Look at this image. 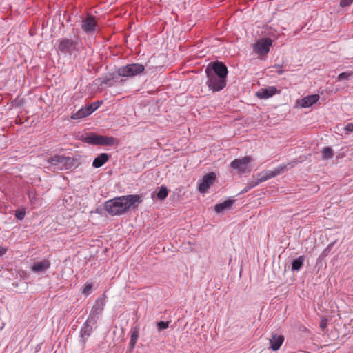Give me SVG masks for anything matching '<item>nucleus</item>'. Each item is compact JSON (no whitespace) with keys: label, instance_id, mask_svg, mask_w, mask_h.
I'll return each mask as SVG.
<instances>
[{"label":"nucleus","instance_id":"1","mask_svg":"<svg viewBox=\"0 0 353 353\" xmlns=\"http://www.w3.org/2000/svg\"><path fill=\"white\" fill-rule=\"evenodd\" d=\"M141 201V197L137 194L122 196L106 201L105 209L111 215H120L137 206Z\"/></svg>","mask_w":353,"mask_h":353},{"label":"nucleus","instance_id":"2","mask_svg":"<svg viewBox=\"0 0 353 353\" xmlns=\"http://www.w3.org/2000/svg\"><path fill=\"white\" fill-rule=\"evenodd\" d=\"M48 163L54 172L69 170L74 165V159L70 157L56 154L48 159Z\"/></svg>","mask_w":353,"mask_h":353},{"label":"nucleus","instance_id":"3","mask_svg":"<svg viewBox=\"0 0 353 353\" xmlns=\"http://www.w3.org/2000/svg\"><path fill=\"white\" fill-rule=\"evenodd\" d=\"M205 73L208 77L206 84L209 89L213 92H219L226 86V79L213 74V72L211 70L210 68L207 67Z\"/></svg>","mask_w":353,"mask_h":353},{"label":"nucleus","instance_id":"4","mask_svg":"<svg viewBox=\"0 0 353 353\" xmlns=\"http://www.w3.org/2000/svg\"><path fill=\"white\" fill-rule=\"evenodd\" d=\"M290 165V168L294 166L293 163H288V165L282 164L276 168L274 170H266L262 172H260L256 174L258 181L256 182L252 187L257 185L259 183L265 181L270 179L274 178L277 175H279L284 172L285 170L288 169V166Z\"/></svg>","mask_w":353,"mask_h":353},{"label":"nucleus","instance_id":"5","mask_svg":"<svg viewBox=\"0 0 353 353\" xmlns=\"http://www.w3.org/2000/svg\"><path fill=\"white\" fill-rule=\"evenodd\" d=\"M145 67L142 64L132 63L121 67L118 69L117 73L119 76L124 77H132L143 73Z\"/></svg>","mask_w":353,"mask_h":353},{"label":"nucleus","instance_id":"6","mask_svg":"<svg viewBox=\"0 0 353 353\" xmlns=\"http://www.w3.org/2000/svg\"><path fill=\"white\" fill-rule=\"evenodd\" d=\"M81 28L86 34L90 36L94 35L97 32L100 30L99 25L95 17L91 15H88L82 20Z\"/></svg>","mask_w":353,"mask_h":353},{"label":"nucleus","instance_id":"7","mask_svg":"<svg viewBox=\"0 0 353 353\" xmlns=\"http://www.w3.org/2000/svg\"><path fill=\"white\" fill-rule=\"evenodd\" d=\"M252 161L250 156H245L241 159H236L230 163L232 168L236 170L239 174L250 172L249 163Z\"/></svg>","mask_w":353,"mask_h":353},{"label":"nucleus","instance_id":"8","mask_svg":"<svg viewBox=\"0 0 353 353\" xmlns=\"http://www.w3.org/2000/svg\"><path fill=\"white\" fill-rule=\"evenodd\" d=\"M272 44V40L270 38L259 39L253 45V50L259 56L266 55Z\"/></svg>","mask_w":353,"mask_h":353},{"label":"nucleus","instance_id":"9","mask_svg":"<svg viewBox=\"0 0 353 353\" xmlns=\"http://www.w3.org/2000/svg\"><path fill=\"white\" fill-rule=\"evenodd\" d=\"M216 179V174L214 172H210L205 175L198 184V191L200 193H205L207 190L212 185Z\"/></svg>","mask_w":353,"mask_h":353},{"label":"nucleus","instance_id":"10","mask_svg":"<svg viewBox=\"0 0 353 353\" xmlns=\"http://www.w3.org/2000/svg\"><path fill=\"white\" fill-rule=\"evenodd\" d=\"M105 305V296L103 295L99 297L91 310L90 316L95 317L101 315L104 310Z\"/></svg>","mask_w":353,"mask_h":353},{"label":"nucleus","instance_id":"11","mask_svg":"<svg viewBox=\"0 0 353 353\" xmlns=\"http://www.w3.org/2000/svg\"><path fill=\"white\" fill-rule=\"evenodd\" d=\"M102 135H99L95 134L94 132H90L85 135H83L81 140L86 143L95 145H101Z\"/></svg>","mask_w":353,"mask_h":353},{"label":"nucleus","instance_id":"12","mask_svg":"<svg viewBox=\"0 0 353 353\" xmlns=\"http://www.w3.org/2000/svg\"><path fill=\"white\" fill-rule=\"evenodd\" d=\"M213 72V74L217 75L220 77L226 79L228 74V69L225 65L221 62H215L210 68Z\"/></svg>","mask_w":353,"mask_h":353},{"label":"nucleus","instance_id":"13","mask_svg":"<svg viewBox=\"0 0 353 353\" xmlns=\"http://www.w3.org/2000/svg\"><path fill=\"white\" fill-rule=\"evenodd\" d=\"M284 341V336L281 334H272L271 338L270 339V348L274 350H278Z\"/></svg>","mask_w":353,"mask_h":353},{"label":"nucleus","instance_id":"14","mask_svg":"<svg viewBox=\"0 0 353 353\" xmlns=\"http://www.w3.org/2000/svg\"><path fill=\"white\" fill-rule=\"evenodd\" d=\"M75 46V42L71 39H63L59 41L58 50L62 52H70Z\"/></svg>","mask_w":353,"mask_h":353},{"label":"nucleus","instance_id":"15","mask_svg":"<svg viewBox=\"0 0 353 353\" xmlns=\"http://www.w3.org/2000/svg\"><path fill=\"white\" fill-rule=\"evenodd\" d=\"M319 94H312L303 98L299 104L303 108H307L316 103L319 100Z\"/></svg>","mask_w":353,"mask_h":353},{"label":"nucleus","instance_id":"16","mask_svg":"<svg viewBox=\"0 0 353 353\" xmlns=\"http://www.w3.org/2000/svg\"><path fill=\"white\" fill-rule=\"evenodd\" d=\"M277 92L275 87H269L268 88H261L256 92V96L259 99H268L272 97Z\"/></svg>","mask_w":353,"mask_h":353},{"label":"nucleus","instance_id":"17","mask_svg":"<svg viewBox=\"0 0 353 353\" xmlns=\"http://www.w3.org/2000/svg\"><path fill=\"white\" fill-rule=\"evenodd\" d=\"M93 112V109L91 106H85L81 108L74 114H72L71 118L72 119H79L81 118L85 117Z\"/></svg>","mask_w":353,"mask_h":353},{"label":"nucleus","instance_id":"18","mask_svg":"<svg viewBox=\"0 0 353 353\" xmlns=\"http://www.w3.org/2000/svg\"><path fill=\"white\" fill-rule=\"evenodd\" d=\"M50 266V262L48 260H43L42 261L34 263L31 270L34 272H42L48 270Z\"/></svg>","mask_w":353,"mask_h":353},{"label":"nucleus","instance_id":"19","mask_svg":"<svg viewBox=\"0 0 353 353\" xmlns=\"http://www.w3.org/2000/svg\"><path fill=\"white\" fill-rule=\"evenodd\" d=\"M109 159V156L106 153H101L96 157L92 162V166L98 168L103 165Z\"/></svg>","mask_w":353,"mask_h":353},{"label":"nucleus","instance_id":"20","mask_svg":"<svg viewBox=\"0 0 353 353\" xmlns=\"http://www.w3.org/2000/svg\"><path fill=\"white\" fill-rule=\"evenodd\" d=\"M118 140L113 137L102 135L101 145L112 146L118 145Z\"/></svg>","mask_w":353,"mask_h":353},{"label":"nucleus","instance_id":"21","mask_svg":"<svg viewBox=\"0 0 353 353\" xmlns=\"http://www.w3.org/2000/svg\"><path fill=\"white\" fill-rule=\"evenodd\" d=\"M139 329L138 327H133L130 331V345L133 349L139 338Z\"/></svg>","mask_w":353,"mask_h":353},{"label":"nucleus","instance_id":"22","mask_svg":"<svg viewBox=\"0 0 353 353\" xmlns=\"http://www.w3.org/2000/svg\"><path fill=\"white\" fill-rule=\"evenodd\" d=\"M92 332V328L88 325H86L81 330V337L83 343L85 344Z\"/></svg>","mask_w":353,"mask_h":353},{"label":"nucleus","instance_id":"23","mask_svg":"<svg viewBox=\"0 0 353 353\" xmlns=\"http://www.w3.org/2000/svg\"><path fill=\"white\" fill-rule=\"evenodd\" d=\"M96 84H98L100 86L105 85L109 87H112L114 85L112 75L106 76L103 79H96Z\"/></svg>","mask_w":353,"mask_h":353},{"label":"nucleus","instance_id":"24","mask_svg":"<svg viewBox=\"0 0 353 353\" xmlns=\"http://www.w3.org/2000/svg\"><path fill=\"white\" fill-rule=\"evenodd\" d=\"M233 203V201L232 200H226L223 203L216 204L214 207V210L216 213H220L223 212L225 209H228L231 207Z\"/></svg>","mask_w":353,"mask_h":353},{"label":"nucleus","instance_id":"25","mask_svg":"<svg viewBox=\"0 0 353 353\" xmlns=\"http://www.w3.org/2000/svg\"><path fill=\"white\" fill-rule=\"evenodd\" d=\"M304 261H305V256H300L297 259H294L292 261V270L293 271H298V270H299L301 268V267L303 266Z\"/></svg>","mask_w":353,"mask_h":353},{"label":"nucleus","instance_id":"26","mask_svg":"<svg viewBox=\"0 0 353 353\" xmlns=\"http://www.w3.org/2000/svg\"><path fill=\"white\" fill-rule=\"evenodd\" d=\"M168 192L166 187L161 186L160 188L159 191L158 192V193L157 194V199L159 200H164L168 196Z\"/></svg>","mask_w":353,"mask_h":353},{"label":"nucleus","instance_id":"27","mask_svg":"<svg viewBox=\"0 0 353 353\" xmlns=\"http://www.w3.org/2000/svg\"><path fill=\"white\" fill-rule=\"evenodd\" d=\"M322 154H323V159H330L333 157L334 153L333 150L330 147H326L323 148L322 150Z\"/></svg>","mask_w":353,"mask_h":353},{"label":"nucleus","instance_id":"28","mask_svg":"<svg viewBox=\"0 0 353 353\" xmlns=\"http://www.w3.org/2000/svg\"><path fill=\"white\" fill-rule=\"evenodd\" d=\"M353 77V72H344L339 74L337 77V80L339 81H343L345 79H349L350 78Z\"/></svg>","mask_w":353,"mask_h":353},{"label":"nucleus","instance_id":"29","mask_svg":"<svg viewBox=\"0 0 353 353\" xmlns=\"http://www.w3.org/2000/svg\"><path fill=\"white\" fill-rule=\"evenodd\" d=\"M92 288V284L87 283L84 285V286L83 288L82 293L84 294H89Z\"/></svg>","mask_w":353,"mask_h":353},{"label":"nucleus","instance_id":"30","mask_svg":"<svg viewBox=\"0 0 353 353\" xmlns=\"http://www.w3.org/2000/svg\"><path fill=\"white\" fill-rule=\"evenodd\" d=\"M157 327L159 330H165L169 327V322L160 321L157 323Z\"/></svg>","mask_w":353,"mask_h":353},{"label":"nucleus","instance_id":"31","mask_svg":"<svg viewBox=\"0 0 353 353\" xmlns=\"http://www.w3.org/2000/svg\"><path fill=\"white\" fill-rule=\"evenodd\" d=\"M353 2V0H341L340 6L341 7H346L350 6Z\"/></svg>","mask_w":353,"mask_h":353},{"label":"nucleus","instance_id":"32","mask_svg":"<svg viewBox=\"0 0 353 353\" xmlns=\"http://www.w3.org/2000/svg\"><path fill=\"white\" fill-rule=\"evenodd\" d=\"M102 104V101H96L92 104L88 105V106H91L93 109V112L97 110L100 105Z\"/></svg>","mask_w":353,"mask_h":353},{"label":"nucleus","instance_id":"33","mask_svg":"<svg viewBox=\"0 0 353 353\" xmlns=\"http://www.w3.org/2000/svg\"><path fill=\"white\" fill-rule=\"evenodd\" d=\"M16 218L19 220L23 219L25 216V212L24 211H17L15 214Z\"/></svg>","mask_w":353,"mask_h":353},{"label":"nucleus","instance_id":"34","mask_svg":"<svg viewBox=\"0 0 353 353\" xmlns=\"http://www.w3.org/2000/svg\"><path fill=\"white\" fill-rule=\"evenodd\" d=\"M345 130L349 132H353V123H347L345 127Z\"/></svg>","mask_w":353,"mask_h":353},{"label":"nucleus","instance_id":"35","mask_svg":"<svg viewBox=\"0 0 353 353\" xmlns=\"http://www.w3.org/2000/svg\"><path fill=\"white\" fill-rule=\"evenodd\" d=\"M327 326V319H323L320 322V327L322 330L325 329Z\"/></svg>","mask_w":353,"mask_h":353},{"label":"nucleus","instance_id":"36","mask_svg":"<svg viewBox=\"0 0 353 353\" xmlns=\"http://www.w3.org/2000/svg\"><path fill=\"white\" fill-rule=\"evenodd\" d=\"M8 251V248L6 247L0 246V257L4 255Z\"/></svg>","mask_w":353,"mask_h":353},{"label":"nucleus","instance_id":"37","mask_svg":"<svg viewBox=\"0 0 353 353\" xmlns=\"http://www.w3.org/2000/svg\"><path fill=\"white\" fill-rule=\"evenodd\" d=\"M274 68L276 69V72L279 74H282L283 73V70L279 65H275Z\"/></svg>","mask_w":353,"mask_h":353}]
</instances>
